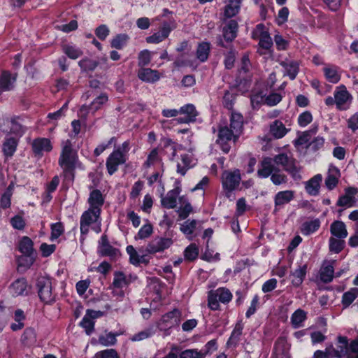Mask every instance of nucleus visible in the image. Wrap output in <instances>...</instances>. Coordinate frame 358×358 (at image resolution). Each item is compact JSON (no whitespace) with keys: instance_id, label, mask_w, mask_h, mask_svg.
<instances>
[{"instance_id":"1","label":"nucleus","mask_w":358,"mask_h":358,"mask_svg":"<svg viewBox=\"0 0 358 358\" xmlns=\"http://www.w3.org/2000/svg\"><path fill=\"white\" fill-rule=\"evenodd\" d=\"M160 326V331L163 336H169L172 333V329H177L182 320V312L177 308L169 311L161 316L158 320Z\"/></svg>"},{"instance_id":"2","label":"nucleus","mask_w":358,"mask_h":358,"mask_svg":"<svg viewBox=\"0 0 358 358\" xmlns=\"http://www.w3.org/2000/svg\"><path fill=\"white\" fill-rule=\"evenodd\" d=\"M232 297L231 292L226 287L210 290L208 294V306L212 310H219L220 309L219 302L227 304L231 301Z\"/></svg>"},{"instance_id":"3","label":"nucleus","mask_w":358,"mask_h":358,"mask_svg":"<svg viewBox=\"0 0 358 358\" xmlns=\"http://www.w3.org/2000/svg\"><path fill=\"white\" fill-rule=\"evenodd\" d=\"M241 180V176L238 169L234 171H226L223 174L222 186L227 198L231 197L233 192L238 187Z\"/></svg>"},{"instance_id":"4","label":"nucleus","mask_w":358,"mask_h":358,"mask_svg":"<svg viewBox=\"0 0 358 358\" xmlns=\"http://www.w3.org/2000/svg\"><path fill=\"white\" fill-rule=\"evenodd\" d=\"M36 287L41 301L50 303L54 300L55 295L52 291V282L50 278L45 276H39L37 279Z\"/></svg>"},{"instance_id":"5","label":"nucleus","mask_w":358,"mask_h":358,"mask_svg":"<svg viewBox=\"0 0 358 358\" xmlns=\"http://www.w3.org/2000/svg\"><path fill=\"white\" fill-rule=\"evenodd\" d=\"M127 159V156H124L119 150H113L106 162L108 173L110 176L113 175L117 171L119 166L125 164Z\"/></svg>"},{"instance_id":"6","label":"nucleus","mask_w":358,"mask_h":358,"mask_svg":"<svg viewBox=\"0 0 358 358\" xmlns=\"http://www.w3.org/2000/svg\"><path fill=\"white\" fill-rule=\"evenodd\" d=\"M334 95L336 99V106L338 110H345L350 108L352 96L345 85H342L336 87Z\"/></svg>"},{"instance_id":"7","label":"nucleus","mask_w":358,"mask_h":358,"mask_svg":"<svg viewBox=\"0 0 358 358\" xmlns=\"http://www.w3.org/2000/svg\"><path fill=\"white\" fill-rule=\"evenodd\" d=\"M119 252V249L114 248L110 244L108 236L106 234H103L98 241V255L100 257H108L113 259L117 256Z\"/></svg>"},{"instance_id":"8","label":"nucleus","mask_w":358,"mask_h":358,"mask_svg":"<svg viewBox=\"0 0 358 358\" xmlns=\"http://www.w3.org/2000/svg\"><path fill=\"white\" fill-rule=\"evenodd\" d=\"M173 243V241L171 238L157 236L148 244L145 250L148 253L154 255L169 248Z\"/></svg>"},{"instance_id":"9","label":"nucleus","mask_w":358,"mask_h":358,"mask_svg":"<svg viewBox=\"0 0 358 358\" xmlns=\"http://www.w3.org/2000/svg\"><path fill=\"white\" fill-rule=\"evenodd\" d=\"M179 114L184 115L183 117H179L176 119L178 124H189L196 122V117L199 115L198 111L194 104L187 103L180 108Z\"/></svg>"},{"instance_id":"10","label":"nucleus","mask_w":358,"mask_h":358,"mask_svg":"<svg viewBox=\"0 0 358 358\" xmlns=\"http://www.w3.org/2000/svg\"><path fill=\"white\" fill-rule=\"evenodd\" d=\"M31 145L34 156L38 157H41L45 152H49L52 149L51 141L47 138H35Z\"/></svg>"},{"instance_id":"11","label":"nucleus","mask_w":358,"mask_h":358,"mask_svg":"<svg viewBox=\"0 0 358 358\" xmlns=\"http://www.w3.org/2000/svg\"><path fill=\"white\" fill-rule=\"evenodd\" d=\"M172 29L173 27L169 22H164L157 32L146 38V42L148 43H159L168 38Z\"/></svg>"},{"instance_id":"12","label":"nucleus","mask_w":358,"mask_h":358,"mask_svg":"<svg viewBox=\"0 0 358 358\" xmlns=\"http://www.w3.org/2000/svg\"><path fill=\"white\" fill-rule=\"evenodd\" d=\"M181 192L179 186L175 187L173 189L169 190L166 196L161 199L162 206L167 209H172L176 207L177 199Z\"/></svg>"},{"instance_id":"13","label":"nucleus","mask_w":358,"mask_h":358,"mask_svg":"<svg viewBox=\"0 0 358 358\" xmlns=\"http://www.w3.org/2000/svg\"><path fill=\"white\" fill-rule=\"evenodd\" d=\"M243 328L244 325L242 320H238L227 341L226 345L228 348H236L238 345Z\"/></svg>"},{"instance_id":"14","label":"nucleus","mask_w":358,"mask_h":358,"mask_svg":"<svg viewBox=\"0 0 358 358\" xmlns=\"http://www.w3.org/2000/svg\"><path fill=\"white\" fill-rule=\"evenodd\" d=\"M10 293L13 296L27 295L29 292L27 280L20 278L15 280L9 287Z\"/></svg>"},{"instance_id":"15","label":"nucleus","mask_w":358,"mask_h":358,"mask_svg":"<svg viewBox=\"0 0 358 358\" xmlns=\"http://www.w3.org/2000/svg\"><path fill=\"white\" fill-rule=\"evenodd\" d=\"M307 272V264L299 265L297 268H296L294 271L291 272L290 276L292 277L291 282L293 287L298 288L302 285L303 280L306 278Z\"/></svg>"},{"instance_id":"16","label":"nucleus","mask_w":358,"mask_h":358,"mask_svg":"<svg viewBox=\"0 0 358 358\" xmlns=\"http://www.w3.org/2000/svg\"><path fill=\"white\" fill-rule=\"evenodd\" d=\"M238 72L239 76H238L236 80V87L239 92L244 94L250 90L252 85V78L250 76H246L244 78L241 77L242 73H248L249 72V69H238Z\"/></svg>"},{"instance_id":"17","label":"nucleus","mask_w":358,"mask_h":358,"mask_svg":"<svg viewBox=\"0 0 358 358\" xmlns=\"http://www.w3.org/2000/svg\"><path fill=\"white\" fill-rule=\"evenodd\" d=\"M105 198L101 192L95 189L90 192L87 203L90 206L89 208L95 210H101L104 204Z\"/></svg>"},{"instance_id":"18","label":"nucleus","mask_w":358,"mask_h":358,"mask_svg":"<svg viewBox=\"0 0 358 358\" xmlns=\"http://www.w3.org/2000/svg\"><path fill=\"white\" fill-rule=\"evenodd\" d=\"M238 25L236 20H230L222 29V36L227 42L233 41L237 36Z\"/></svg>"},{"instance_id":"19","label":"nucleus","mask_w":358,"mask_h":358,"mask_svg":"<svg viewBox=\"0 0 358 358\" xmlns=\"http://www.w3.org/2000/svg\"><path fill=\"white\" fill-rule=\"evenodd\" d=\"M335 261L324 262L320 269V280L324 283L331 282L334 278Z\"/></svg>"},{"instance_id":"20","label":"nucleus","mask_w":358,"mask_h":358,"mask_svg":"<svg viewBox=\"0 0 358 358\" xmlns=\"http://www.w3.org/2000/svg\"><path fill=\"white\" fill-rule=\"evenodd\" d=\"M330 233L331 237L339 239H345L348 235L345 224L341 220H335L331 224Z\"/></svg>"},{"instance_id":"21","label":"nucleus","mask_w":358,"mask_h":358,"mask_svg":"<svg viewBox=\"0 0 358 358\" xmlns=\"http://www.w3.org/2000/svg\"><path fill=\"white\" fill-rule=\"evenodd\" d=\"M15 80V73H12L8 71H3L0 77V93L12 90Z\"/></svg>"},{"instance_id":"22","label":"nucleus","mask_w":358,"mask_h":358,"mask_svg":"<svg viewBox=\"0 0 358 358\" xmlns=\"http://www.w3.org/2000/svg\"><path fill=\"white\" fill-rule=\"evenodd\" d=\"M261 167L257 171V176L261 178H267L271 176L276 167L272 164L271 157H265L260 163Z\"/></svg>"},{"instance_id":"23","label":"nucleus","mask_w":358,"mask_h":358,"mask_svg":"<svg viewBox=\"0 0 358 358\" xmlns=\"http://www.w3.org/2000/svg\"><path fill=\"white\" fill-rule=\"evenodd\" d=\"M101 210H95L89 208L85 210L80 217V221L85 225H90L93 223L101 222Z\"/></svg>"},{"instance_id":"24","label":"nucleus","mask_w":358,"mask_h":358,"mask_svg":"<svg viewBox=\"0 0 358 358\" xmlns=\"http://www.w3.org/2000/svg\"><path fill=\"white\" fill-rule=\"evenodd\" d=\"M322 180L321 174H317L308 180L305 187L306 192L311 196L318 195Z\"/></svg>"},{"instance_id":"25","label":"nucleus","mask_w":358,"mask_h":358,"mask_svg":"<svg viewBox=\"0 0 358 358\" xmlns=\"http://www.w3.org/2000/svg\"><path fill=\"white\" fill-rule=\"evenodd\" d=\"M138 76L139 79L146 83H155L160 78L159 73L152 69H139Z\"/></svg>"},{"instance_id":"26","label":"nucleus","mask_w":358,"mask_h":358,"mask_svg":"<svg viewBox=\"0 0 358 358\" xmlns=\"http://www.w3.org/2000/svg\"><path fill=\"white\" fill-rule=\"evenodd\" d=\"M7 125L8 128H2L4 132H10L15 134H22L24 130L22 125L15 120H10L9 119H2L0 120V127Z\"/></svg>"},{"instance_id":"27","label":"nucleus","mask_w":358,"mask_h":358,"mask_svg":"<svg viewBox=\"0 0 358 358\" xmlns=\"http://www.w3.org/2000/svg\"><path fill=\"white\" fill-rule=\"evenodd\" d=\"M294 197V192L292 190H284L278 192L274 197L275 206H282L289 203Z\"/></svg>"},{"instance_id":"28","label":"nucleus","mask_w":358,"mask_h":358,"mask_svg":"<svg viewBox=\"0 0 358 358\" xmlns=\"http://www.w3.org/2000/svg\"><path fill=\"white\" fill-rule=\"evenodd\" d=\"M307 320V313L301 308L296 310L291 315V324L294 329L303 327V322Z\"/></svg>"},{"instance_id":"29","label":"nucleus","mask_w":358,"mask_h":358,"mask_svg":"<svg viewBox=\"0 0 358 358\" xmlns=\"http://www.w3.org/2000/svg\"><path fill=\"white\" fill-rule=\"evenodd\" d=\"M287 343L286 338L284 337H279L275 342L273 349L271 353V358H284L286 356V351L285 349Z\"/></svg>"},{"instance_id":"30","label":"nucleus","mask_w":358,"mask_h":358,"mask_svg":"<svg viewBox=\"0 0 358 358\" xmlns=\"http://www.w3.org/2000/svg\"><path fill=\"white\" fill-rule=\"evenodd\" d=\"M89 87L90 89L85 94L87 99L94 96L99 94V92H103L105 89V84L97 79H91L89 80Z\"/></svg>"},{"instance_id":"31","label":"nucleus","mask_w":358,"mask_h":358,"mask_svg":"<svg viewBox=\"0 0 358 358\" xmlns=\"http://www.w3.org/2000/svg\"><path fill=\"white\" fill-rule=\"evenodd\" d=\"M92 97L94 98V99L89 105V108L93 113L101 109V108L108 101V96L107 93L104 92H99V94Z\"/></svg>"},{"instance_id":"32","label":"nucleus","mask_w":358,"mask_h":358,"mask_svg":"<svg viewBox=\"0 0 358 358\" xmlns=\"http://www.w3.org/2000/svg\"><path fill=\"white\" fill-rule=\"evenodd\" d=\"M320 224L321 222L317 218L310 221H306L301 224V232L304 236L310 235L319 229Z\"/></svg>"},{"instance_id":"33","label":"nucleus","mask_w":358,"mask_h":358,"mask_svg":"<svg viewBox=\"0 0 358 358\" xmlns=\"http://www.w3.org/2000/svg\"><path fill=\"white\" fill-rule=\"evenodd\" d=\"M243 126V117L241 113L232 112L230 117V128L238 136Z\"/></svg>"},{"instance_id":"34","label":"nucleus","mask_w":358,"mask_h":358,"mask_svg":"<svg viewBox=\"0 0 358 358\" xmlns=\"http://www.w3.org/2000/svg\"><path fill=\"white\" fill-rule=\"evenodd\" d=\"M287 131L285 124L279 120H275L270 126V132L275 138L284 137Z\"/></svg>"},{"instance_id":"35","label":"nucleus","mask_w":358,"mask_h":358,"mask_svg":"<svg viewBox=\"0 0 358 358\" xmlns=\"http://www.w3.org/2000/svg\"><path fill=\"white\" fill-rule=\"evenodd\" d=\"M358 297V287H352L342 295L341 304L343 308H348Z\"/></svg>"},{"instance_id":"36","label":"nucleus","mask_w":358,"mask_h":358,"mask_svg":"<svg viewBox=\"0 0 358 358\" xmlns=\"http://www.w3.org/2000/svg\"><path fill=\"white\" fill-rule=\"evenodd\" d=\"M210 50V43L208 42H201L199 43L196 51V58L203 62L206 61L208 58L209 53Z\"/></svg>"},{"instance_id":"37","label":"nucleus","mask_w":358,"mask_h":358,"mask_svg":"<svg viewBox=\"0 0 358 358\" xmlns=\"http://www.w3.org/2000/svg\"><path fill=\"white\" fill-rule=\"evenodd\" d=\"M179 201L180 203H185L184 206L180 207L177 210L179 219L183 220L188 217L189 214L192 212L193 208L191 203L186 201L184 196H180Z\"/></svg>"},{"instance_id":"38","label":"nucleus","mask_w":358,"mask_h":358,"mask_svg":"<svg viewBox=\"0 0 358 358\" xmlns=\"http://www.w3.org/2000/svg\"><path fill=\"white\" fill-rule=\"evenodd\" d=\"M130 284L124 272L120 271H115L113 281V286L116 289H122Z\"/></svg>"},{"instance_id":"39","label":"nucleus","mask_w":358,"mask_h":358,"mask_svg":"<svg viewBox=\"0 0 358 358\" xmlns=\"http://www.w3.org/2000/svg\"><path fill=\"white\" fill-rule=\"evenodd\" d=\"M120 334L117 332H108L105 335H100L99 336V343L103 346H113L115 345L117 343V336H118Z\"/></svg>"},{"instance_id":"40","label":"nucleus","mask_w":358,"mask_h":358,"mask_svg":"<svg viewBox=\"0 0 358 358\" xmlns=\"http://www.w3.org/2000/svg\"><path fill=\"white\" fill-rule=\"evenodd\" d=\"M345 246L344 239H339L335 237H330L329 239V251L335 254L340 253Z\"/></svg>"},{"instance_id":"41","label":"nucleus","mask_w":358,"mask_h":358,"mask_svg":"<svg viewBox=\"0 0 358 358\" xmlns=\"http://www.w3.org/2000/svg\"><path fill=\"white\" fill-rule=\"evenodd\" d=\"M241 0H231L224 8V16L226 17H232L236 15L240 8Z\"/></svg>"},{"instance_id":"42","label":"nucleus","mask_w":358,"mask_h":358,"mask_svg":"<svg viewBox=\"0 0 358 358\" xmlns=\"http://www.w3.org/2000/svg\"><path fill=\"white\" fill-rule=\"evenodd\" d=\"M17 145V141L13 138H7L3 144V152L8 157L13 155Z\"/></svg>"},{"instance_id":"43","label":"nucleus","mask_w":358,"mask_h":358,"mask_svg":"<svg viewBox=\"0 0 358 358\" xmlns=\"http://www.w3.org/2000/svg\"><path fill=\"white\" fill-rule=\"evenodd\" d=\"M19 250L23 255H34L33 242L27 236H24L20 242Z\"/></svg>"},{"instance_id":"44","label":"nucleus","mask_w":358,"mask_h":358,"mask_svg":"<svg viewBox=\"0 0 358 358\" xmlns=\"http://www.w3.org/2000/svg\"><path fill=\"white\" fill-rule=\"evenodd\" d=\"M198 256L199 248L195 243H191L184 250V257L187 261H194Z\"/></svg>"},{"instance_id":"45","label":"nucleus","mask_w":358,"mask_h":358,"mask_svg":"<svg viewBox=\"0 0 358 358\" xmlns=\"http://www.w3.org/2000/svg\"><path fill=\"white\" fill-rule=\"evenodd\" d=\"M159 147L153 148L148 155L147 159L143 163L144 168H149L154 165L156 162H160L161 158L159 157Z\"/></svg>"},{"instance_id":"46","label":"nucleus","mask_w":358,"mask_h":358,"mask_svg":"<svg viewBox=\"0 0 358 358\" xmlns=\"http://www.w3.org/2000/svg\"><path fill=\"white\" fill-rule=\"evenodd\" d=\"M160 147L162 150L170 149L171 151V159L176 157L177 152L176 144L172 139L165 137L162 138L160 140Z\"/></svg>"},{"instance_id":"47","label":"nucleus","mask_w":358,"mask_h":358,"mask_svg":"<svg viewBox=\"0 0 358 358\" xmlns=\"http://www.w3.org/2000/svg\"><path fill=\"white\" fill-rule=\"evenodd\" d=\"M35 261L34 255H22L17 259L18 268L27 269L31 267Z\"/></svg>"},{"instance_id":"48","label":"nucleus","mask_w":358,"mask_h":358,"mask_svg":"<svg viewBox=\"0 0 358 358\" xmlns=\"http://www.w3.org/2000/svg\"><path fill=\"white\" fill-rule=\"evenodd\" d=\"M197 221L196 220H187L180 224V230L185 235H192L196 228Z\"/></svg>"},{"instance_id":"49","label":"nucleus","mask_w":358,"mask_h":358,"mask_svg":"<svg viewBox=\"0 0 358 358\" xmlns=\"http://www.w3.org/2000/svg\"><path fill=\"white\" fill-rule=\"evenodd\" d=\"M283 169L287 171L290 176L296 179L299 178H301L299 175V169L296 166L295 164V159L293 158H290V159L288 161V163L286 164V165H284Z\"/></svg>"},{"instance_id":"50","label":"nucleus","mask_w":358,"mask_h":358,"mask_svg":"<svg viewBox=\"0 0 358 358\" xmlns=\"http://www.w3.org/2000/svg\"><path fill=\"white\" fill-rule=\"evenodd\" d=\"M234 131H233L231 128H228L227 127L220 128L218 131V138L217 142L230 141L234 136Z\"/></svg>"},{"instance_id":"51","label":"nucleus","mask_w":358,"mask_h":358,"mask_svg":"<svg viewBox=\"0 0 358 358\" xmlns=\"http://www.w3.org/2000/svg\"><path fill=\"white\" fill-rule=\"evenodd\" d=\"M178 358H203V355L201 352H199L198 349H186L182 351H180L178 354Z\"/></svg>"},{"instance_id":"52","label":"nucleus","mask_w":358,"mask_h":358,"mask_svg":"<svg viewBox=\"0 0 358 358\" xmlns=\"http://www.w3.org/2000/svg\"><path fill=\"white\" fill-rule=\"evenodd\" d=\"M153 231L152 225L150 223L143 224L138 230L137 234L135 236V239H145L148 238Z\"/></svg>"},{"instance_id":"53","label":"nucleus","mask_w":358,"mask_h":358,"mask_svg":"<svg viewBox=\"0 0 358 358\" xmlns=\"http://www.w3.org/2000/svg\"><path fill=\"white\" fill-rule=\"evenodd\" d=\"M94 322L85 315L80 322V325L85 329L87 335H91L94 330Z\"/></svg>"},{"instance_id":"54","label":"nucleus","mask_w":358,"mask_h":358,"mask_svg":"<svg viewBox=\"0 0 358 358\" xmlns=\"http://www.w3.org/2000/svg\"><path fill=\"white\" fill-rule=\"evenodd\" d=\"M236 97V95L235 94L226 91L222 99L223 106L228 110H231L234 107Z\"/></svg>"},{"instance_id":"55","label":"nucleus","mask_w":358,"mask_h":358,"mask_svg":"<svg viewBox=\"0 0 358 358\" xmlns=\"http://www.w3.org/2000/svg\"><path fill=\"white\" fill-rule=\"evenodd\" d=\"M271 180L274 185H280L287 182V177L286 175L280 173V169L276 168L271 176Z\"/></svg>"},{"instance_id":"56","label":"nucleus","mask_w":358,"mask_h":358,"mask_svg":"<svg viewBox=\"0 0 358 358\" xmlns=\"http://www.w3.org/2000/svg\"><path fill=\"white\" fill-rule=\"evenodd\" d=\"M324 144V138L322 136L315 137L307 145L306 148H309L311 151L315 152L320 150Z\"/></svg>"},{"instance_id":"57","label":"nucleus","mask_w":358,"mask_h":358,"mask_svg":"<svg viewBox=\"0 0 358 358\" xmlns=\"http://www.w3.org/2000/svg\"><path fill=\"white\" fill-rule=\"evenodd\" d=\"M313 121V115L308 110L301 113L297 119L298 124L301 127H305Z\"/></svg>"},{"instance_id":"58","label":"nucleus","mask_w":358,"mask_h":358,"mask_svg":"<svg viewBox=\"0 0 358 358\" xmlns=\"http://www.w3.org/2000/svg\"><path fill=\"white\" fill-rule=\"evenodd\" d=\"M324 70L326 79L329 83H337L340 80L341 76L336 69H324Z\"/></svg>"},{"instance_id":"59","label":"nucleus","mask_w":358,"mask_h":358,"mask_svg":"<svg viewBox=\"0 0 358 358\" xmlns=\"http://www.w3.org/2000/svg\"><path fill=\"white\" fill-rule=\"evenodd\" d=\"M217 350V343L216 339H212L207 342L204 345L203 348L199 352L203 355V358L208 354H211L213 352Z\"/></svg>"},{"instance_id":"60","label":"nucleus","mask_w":358,"mask_h":358,"mask_svg":"<svg viewBox=\"0 0 358 358\" xmlns=\"http://www.w3.org/2000/svg\"><path fill=\"white\" fill-rule=\"evenodd\" d=\"M95 358H120L116 350L110 348L99 351L95 354Z\"/></svg>"},{"instance_id":"61","label":"nucleus","mask_w":358,"mask_h":358,"mask_svg":"<svg viewBox=\"0 0 358 358\" xmlns=\"http://www.w3.org/2000/svg\"><path fill=\"white\" fill-rule=\"evenodd\" d=\"M128 37L125 34H119L111 41V46L116 49H122L125 45Z\"/></svg>"},{"instance_id":"62","label":"nucleus","mask_w":358,"mask_h":358,"mask_svg":"<svg viewBox=\"0 0 358 358\" xmlns=\"http://www.w3.org/2000/svg\"><path fill=\"white\" fill-rule=\"evenodd\" d=\"M116 142V138L112 137L110 138L107 143H102L97 145V147L94 150V155L95 157H99L104 150L107 148H110L113 143Z\"/></svg>"},{"instance_id":"63","label":"nucleus","mask_w":358,"mask_h":358,"mask_svg":"<svg viewBox=\"0 0 358 358\" xmlns=\"http://www.w3.org/2000/svg\"><path fill=\"white\" fill-rule=\"evenodd\" d=\"M10 313L8 310L0 305V332L6 325L10 316Z\"/></svg>"},{"instance_id":"64","label":"nucleus","mask_w":358,"mask_h":358,"mask_svg":"<svg viewBox=\"0 0 358 358\" xmlns=\"http://www.w3.org/2000/svg\"><path fill=\"white\" fill-rule=\"evenodd\" d=\"M282 96L280 94L272 92L265 98V103L269 106H276L281 101Z\"/></svg>"}]
</instances>
